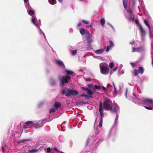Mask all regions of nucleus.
Returning a JSON list of instances; mask_svg holds the SVG:
<instances>
[{"label": "nucleus", "instance_id": "39448f33", "mask_svg": "<svg viewBox=\"0 0 153 153\" xmlns=\"http://www.w3.org/2000/svg\"><path fill=\"white\" fill-rule=\"evenodd\" d=\"M99 111L100 112L101 117H100L102 118V116L103 115L104 113H103V108L102 107V103L101 102L99 103Z\"/></svg>", "mask_w": 153, "mask_h": 153}, {"label": "nucleus", "instance_id": "c85d7f7f", "mask_svg": "<svg viewBox=\"0 0 153 153\" xmlns=\"http://www.w3.org/2000/svg\"><path fill=\"white\" fill-rule=\"evenodd\" d=\"M105 20L104 19H102L100 21V23L103 26L105 24Z\"/></svg>", "mask_w": 153, "mask_h": 153}, {"label": "nucleus", "instance_id": "412c9836", "mask_svg": "<svg viewBox=\"0 0 153 153\" xmlns=\"http://www.w3.org/2000/svg\"><path fill=\"white\" fill-rule=\"evenodd\" d=\"M133 73L135 76H137L139 74L138 70L136 69H134L133 71Z\"/></svg>", "mask_w": 153, "mask_h": 153}, {"label": "nucleus", "instance_id": "c03bdc74", "mask_svg": "<svg viewBox=\"0 0 153 153\" xmlns=\"http://www.w3.org/2000/svg\"><path fill=\"white\" fill-rule=\"evenodd\" d=\"M102 89L105 91V92H106L107 91V90L106 88L104 86H103L102 87Z\"/></svg>", "mask_w": 153, "mask_h": 153}, {"label": "nucleus", "instance_id": "13d9d810", "mask_svg": "<svg viewBox=\"0 0 153 153\" xmlns=\"http://www.w3.org/2000/svg\"><path fill=\"white\" fill-rule=\"evenodd\" d=\"M51 153H53V152H51Z\"/></svg>", "mask_w": 153, "mask_h": 153}, {"label": "nucleus", "instance_id": "f257e3e1", "mask_svg": "<svg viewBox=\"0 0 153 153\" xmlns=\"http://www.w3.org/2000/svg\"><path fill=\"white\" fill-rule=\"evenodd\" d=\"M111 101L109 99H105L103 103V107L105 110L109 111L113 113H116L117 111V108L115 106L112 105Z\"/></svg>", "mask_w": 153, "mask_h": 153}, {"label": "nucleus", "instance_id": "5701e85b", "mask_svg": "<svg viewBox=\"0 0 153 153\" xmlns=\"http://www.w3.org/2000/svg\"><path fill=\"white\" fill-rule=\"evenodd\" d=\"M144 23L146 24V25L148 26L149 28V29L150 30V26L147 20L146 19H145L144 21Z\"/></svg>", "mask_w": 153, "mask_h": 153}, {"label": "nucleus", "instance_id": "09e8293b", "mask_svg": "<svg viewBox=\"0 0 153 153\" xmlns=\"http://www.w3.org/2000/svg\"><path fill=\"white\" fill-rule=\"evenodd\" d=\"M54 149L56 152H58L59 151L57 147L54 148Z\"/></svg>", "mask_w": 153, "mask_h": 153}, {"label": "nucleus", "instance_id": "e433bc0d", "mask_svg": "<svg viewBox=\"0 0 153 153\" xmlns=\"http://www.w3.org/2000/svg\"><path fill=\"white\" fill-rule=\"evenodd\" d=\"M144 107H145V108H146V109H148V110H151L153 109V108L152 107H148L147 106H145Z\"/></svg>", "mask_w": 153, "mask_h": 153}, {"label": "nucleus", "instance_id": "49530a36", "mask_svg": "<svg viewBox=\"0 0 153 153\" xmlns=\"http://www.w3.org/2000/svg\"><path fill=\"white\" fill-rule=\"evenodd\" d=\"M113 85H114V91H115V92H116V93H117L118 92V91L116 90L115 86V85H114V84H113Z\"/></svg>", "mask_w": 153, "mask_h": 153}, {"label": "nucleus", "instance_id": "f8f14e48", "mask_svg": "<svg viewBox=\"0 0 153 153\" xmlns=\"http://www.w3.org/2000/svg\"><path fill=\"white\" fill-rule=\"evenodd\" d=\"M104 50L103 49H99L95 51V53L97 54H100L103 53Z\"/></svg>", "mask_w": 153, "mask_h": 153}, {"label": "nucleus", "instance_id": "79ce46f5", "mask_svg": "<svg viewBox=\"0 0 153 153\" xmlns=\"http://www.w3.org/2000/svg\"><path fill=\"white\" fill-rule=\"evenodd\" d=\"M129 19L132 21H134V17L131 16H129Z\"/></svg>", "mask_w": 153, "mask_h": 153}, {"label": "nucleus", "instance_id": "bb28decb", "mask_svg": "<svg viewBox=\"0 0 153 153\" xmlns=\"http://www.w3.org/2000/svg\"><path fill=\"white\" fill-rule=\"evenodd\" d=\"M81 96L82 97H85L86 98H88V97H90V98H92V96H88L86 94H81Z\"/></svg>", "mask_w": 153, "mask_h": 153}, {"label": "nucleus", "instance_id": "9b49d317", "mask_svg": "<svg viewBox=\"0 0 153 153\" xmlns=\"http://www.w3.org/2000/svg\"><path fill=\"white\" fill-rule=\"evenodd\" d=\"M55 62L61 67H62L63 66H64V65L63 62L61 60H56L55 61Z\"/></svg>", "mask_w": 153, "mask_h": 153}, {"label": "nucleus", "instance_id": "dca6fc26", "mask_svg": "<svg viewBox=\"0 0 153 153\" xmlns=\"http://www.w3.org/2000/svg\"><path fill=\"white\" fill-rule=\"evenodd\" d=\"M138 71L139 73L140 74H143L144 71L143 68L142 67H139Z\"/></svg>", "mask_w": 153, "mask_h": 153}, {"label": "nucleus", "instance_id": "a18cd8bd", "mask_svg": "<svg viewBox=\"0 0 153 153\" xmlns=\"http://www.w3.org/2000/svg\"><path fill=\"white\" fill-rule=\"evenodd\" d=\"M134 43V41L133 40L132 42H130L129 44H131V45H133Z\"/></svg>", "mask_w": 153, "mask_h": 153}, {"label": "nucleus", "instance_id": "c9c22d12", "mask_svg": "<svg viewBox=\"0 0 153 153\" xmlns=\"http://www.w3.org/2000/svg\"><path fill=\"white\" fill-rule=\"evenodd\" d=\"M119 66H118V65L117 66L116 68H114L113 69V71H117L118 69L119 68Z\"/></svg>", "mask_w": 153, "mask_h": 153}, {"label": "nucleus", "instance_id": "4be33fe9", "mask_svg": "<svg viewBox=\"0 0 153 153\" xmlns=\"http://www.w3.org/2000/svg\"><path fill=\"white\" fill-rule=\"evenodd\" d=\"M66 72L68 75H72L74 74V73L71 71L66 70Z\"/></svg>", "mask_w": 153, "mask_h": 153}, {"label": "nucleus", "instance_id": "a878e982", "mask_svg": "<svg viewBox=\"0 0 153 153\" xmlns=\"http://www.w3.org/2000/svg\"><path fill=\"white\" fill-rule=\"evenodd\" d=\"M143 50V48L142 47H138L136 48V52H140Z\"/></svg>", "mask_w": 153, "mask_h": 153}, {"label": "nucleus", "instance_id": "f704fd0d", "mask_svg": "<svg viewBox=\"0 0 153 153\" xmlns=\"http://www.w3.org/2000/svg\"><path fill=\"white\" fill-rule=\"evenodd\" d=\"M85 79L86 81H91V79L89 77L87 78H85Z\"/></svg>", "mask_w": 153, "mask_h": 153}, {"label": "nucleus", "instance_id": "a211bd4d", "mask_svg": "<svg viewBox=\"0 0 153 153\" xmlns=\"http://www.w3.org/2000/svg\"><path fill=\"white\" fill-rule=\"evenodd\" d=\"M99 120L100 122L99 123V124L98 125V126L99 127L101 128L102 126L103 118H102V117H100Z\"/></svg>", "mask_w": 153, "mask_h": 153}, {"label": "nucleus", "instance_id": "f3484780", "mask_svg": "<svg viewBox=\"0 0 153 153\" xmlns=\"http://www.w3.org/2000/svg\"><path fill=\"white\" fill-rule=\"evenodd\" d=\"M80 32L82 35H84L85 33V30L83 28H81L80 29Z\"/></svg>", "mask_w": 153, "mask_h": 153}, {"label": "nucleus", "instance_id": "8fccbe9b", "mask_svg": "<svg viewBox=\"0 0 153 153\" xmlns=\"http://www.w3.org/2000/svg\"><path fill=\"white\" fill-rule=\"evenodd\" d=\"M113 71H111L110 73V74L111 75L113 73Z\"/></svg>", "mask_w": 153, "mask_h": 153}, {"label": "nucleus", "instance_id": "3c124183", "mask_svg": "<svg viewBox=\"0 0 153 153\" xmlns=\"http://www.w3.org/2000/svg\"><path fill=\"white\" fill-rule=\"evenodd\" d=\"M92 85L91 84H89L88 85V86L89 87H91Z\"/></svg>", "mask_w": 153, "mask_h": 153}, {"label": "nucleus", "instance_id": "b1692460", "mask_svg": "<svg viewBox=\"0 0 153 153\" xmlns=\"http://www.w3.org/2000/svg\"><path fill=\"white\" fill-rule=\"evenodd\" d=\"M28 14L31 16L34 15V12L32 10H30L28 12Z\"/></svg>", "mask_w": 153, "mask_h": 153}, {"label": "nucleus", "instance_id": "603ef678", "mask_svg": "<svg viewBox=\"0 0 153 153\" xmlns=\"http://www.w3.org/2000/svg\"><path fill=\"white\" fill-rule=\"evenodd\" d=\"M60 3H62L63 2V0H58Z\"/></svg>", "mask_w": 153, "mask_h": 153}, {"label": "nucleus", "instance_id": "20e7f679", "mask_svg": "<svg viewBox=\"0 0 153 153\" xmlns=\"http://www.w3.org/2000/svg\"><path fill=\"white\" fill-rule=\"evenodd\" d=\"M100 69L101 73L103 74H105L107 73L108 72V74L109 72V70H108L107 67L104 66H100Z\"/></svg>", "mask_w": 153, "mask_h": 153}, {"label": "nucleus", "instance_id": "6ab92c4d", "mask_svg": "<svg viewBox=\"0 0 153 153\" xmlns=\"http://www.w3.org/2000/svg\"><path fill=\"white\" fill-rule=\"evenodd\" d=\"M76 105H82L85 104H86V102H85L83 101H81L79 102H76Z\"/></svg>", "mask_w": 153, "mask_h": 153}, {"label": "nucleus", "instance_id": "cd10ccee", "mask_svg": "<svg viewBox=\"0 0 153 153\" xmlns=\"http://www.w3.org/2000/svg\"><path fill=\"white\" fill-rule=\"evenodd\" d=\"M77 52V50H73L72 51V55L73 56H74L76 54Z\"/></svg>", "mask_w": 153, "mask_h": 153}, {"label": "nucleus", "instance_id": "2eb2a0df", "mask_svg": "<svg viewBox=\"0 0 153 153\" xmlns=\"http://www.w3.org/2000/svg\"><path fill=\"white\" fill-rule=\"evenodd\" d=\"M61 104L59 102H56L55 103L54 107L56 109H57L58 108L60 107Z\"/></svg>", "mask_w": 153, "mask_h": 153}, {"label": "nucleus", "instance_id": "4d7b16f0", "mask_svg": "<svg viewBox=\"0 0 153 153\" xmlns=\"http://www.w3.org/2000/svg\"><path fill=\"white\" fill-rule=\"evenodd\" d=\"M91 27V25H90L89 26H88L87 27Z\"/></svg>", "mask_w": 153, "mask_h": 153}, {"label": "nucleus", "instance_id": "1a4fd4ad", "mask_svg": "<svg viewBox=\"0 0 153 153\" xmlns=\"http://www.w3.org/2000/svg\"><path fill=\"white\" fill-rule=\"evenodd\" d=\"M109 42L110 43V45L107 46V49L106 51V52H108L109 51L110 48L113 47L114 45L113 43L110 40L109 41Z\"/></svg>", "mask_w": 153, "mask_h": 153}, {"label": "nucleus", "instance_id": "473e14b6", "mask_svg": "<svg viewBox=\"0 0 153 153\" xmlns=\"http://www.w3.org/2000/svg\"><path fill=\"white\" fill-rule=\"evenodd\" d=\"M82 21L83 23L86 24H88L89 23V22L88 21L85 20H82Z\"/></svg>", "mask_w": 153, "mask_h": 153}, {"label": "nucleus", "instance_id": "f03ea898", "mask_svg": "<svg viewBox=\"0 0 153 153\" xmlns=\"http://www.w3.org/2000/svg\"><path fill=\"white\" fill-rule=\"evenodd\" d=\"M78 92L76 90L72 89L64 88L62 90L61 94L64 95L65 94V96L67 97L70 96L71 95L75 96L78 94Z\"/></svg>", "mask_w": 153, "mask_h": 153}, {"label": "nucleus", "instance_id": "2f4dec72", "mask_svg": "<svg viewBox=\"0 0 153 153\" xmlns=\"http://www.w3.org/2000/svg\"><path fill=\"white\" fill-rule=\"evenodd\" d=\"M49 3L51 4H53L55 3V0H49Z\"/></svg>", "mask_w": 153, "mask_h": 153}, {"label": "nucleus", "instance_id": "423d86ee", "mask_svg": "<svg viewBox=\"0 0 153 153\" xmlns=\"http://www.w3.org/2000/svg\"><path fill=\"white\" fill-rule=\"evenodd\" d=\"M81 88L82 91H87L88 94L89 95H92L93 94V92H92L90 89L87 88L82 87Z\"/></svg>", "mask_w": 153, "mask_h": 153}, {"label": "nucleus", "instance_id": "5fc2aeb1", "mask_svg": "<svg viewBox=\"0 0 153 153\" xmlns=\"http://www.w3.org/2000/svg\"><path fill=\"white\" fill-rule=\"evenodd\" d=\"M28 0H24V1L25 2H27Z\"/></svg>", "mask_w": 153, "mask_h": 153}, {"label": "nucleus", "instance_id": "72a5a7b5", "mask_svg": "<svg viewBox=\"0 0 153 153\" xmlns=\"http://www.w3.org/2000/svg\"><path fill=\"white\" fill-rule=\"evenodd\" d=\"M95 88L96 89H100L101 88V87L100 86H98L97 85H95L94 86Z\"/></svg>", "mask_w": 153, "mask_h": 153}, {"label": "nucleus", "instance_id": "7ed1b4c3", "mask_svg": "<svg viewBox=\"0 0 153 153\" xmlns=\"http://www.w3.org/2000/svg\"><path fill=\"white\" fill-rule=\"evenodd\" d=\"M70 79V77L68 76H64L62 77H59V80L60 82V86L62 87L64 85V83H67Z\"/></svg>", "mask_w": 153, "mask_h": 153}, {"label": "nucleus", "instance_id": "4468645a", "mask_svg": "<svg viewBox=\"0 0 153 153\" xmlns=\"http://www.w3.org/2000/svg\"><path fill=\"white\" fill-rule=\"evenodd\" d=\"M33 123V122L31 121H29L26 122L25 123V125L24 126V128L26 127H25L26 126V125H27V126H30L31 125H32Z\"/></svg>", "mask_w": 153, "mask_h": 153}, {"label": "nucleus", "instance_id": "ddd939ff", "mask_svg": "<svg viewBox=\"0 0 153 153\" xmlns=\"http://www.w3.org/2000/svg\"><path fill=\"white\" fill-rule=\"evenodd\" d=\"M123 4L125 8L126 9L127 8L128 0H123Z\"/></svg>", "mask_w": 153, "mask_h": 153}, {"label": "nucleus", "instance_id": "393cba45", "mask_svg": "<svg viewBox=\"0 0 153 153\" xmlns=\"http://www.w3.org/2000/svg\"><path fill=\"white\" fill-rule=\"evenodd\" d=\"M145 100L147 101L150 104H153V100L149 99H146Z\"/></svg>", "mask_w": 153, "mask_h": 153}, {"label": "nucleus", "instance_id": "a19ab883", "mask_svg": "<svg viewBox=\"0 0 153 153\" xmlns=\"http://www.w3.org/2000/svg\"><path fill=\"white\" fill-rule=\"evenodd\" d=\"M1 151L3 153H4V148L3 146H1Z\"/></svg>", "mask_w": 153, "mask_h": 153}, {"label": "nucleus", "instance_id": "58836bf2", "mask_svg": "<svg viewBox=\"0 0 153 153\" xmlns=\"http://www.w3.org/2000/svg\"><path fill=\"white\" fill-rule=\"evenodd\" d=\"M47 151L48 152H49L51 151V148L50 147H49L47 148Z\"/></svg>", "mask_w": 153, "mask_h": 153}, {"label": "nucleus", "instance_id": "ea45409f", "mask_svg": "<svg viewBox=\"0 0 153 153\" xmlns=\"http://www.w3.org/2000/svg\"><path fill=\"white\" fill-rule=\"evenodd\" d=\"M55 111V109L54 108H53L51 109L50 111V113H51L53 112H54Z\"/></svg>", "mask_w": 153, "mask_h": 153}, {"label": "nucleus", "instance_id": "9d476101", "mask_svg": "<svg viewBox=\"0 0 153 153\" xmlns=\"http://www.w3.org/2000/svg\"><path fill=\"white\" fill-rule=\"evenodd\" d=\"M32 23L36 26L38 27L39 24L38 22L36 21L37 19L36 17L33 16L31 19Z\"/></svg>", "mask_w": 153, "mask_h": 153}, {"label": "nucleus", "instance_id": "4c0bfd02", "mask_svg": "<svg viewBox=\"0 0 153 153\" xmlns=\"http://www.w3.org/2000/svg\"><path fill=\"white\" fill-rule=\"evenodd\" d=\"M28 140H29L28 139H23L21 140L20 142L21 143H22L25 142L27 141Z\"/></svg>", "mask_w": 153, "mask_h": 153}, {"label": "nucleus", "instance_id": "aec40b11", "mask_svg": "<svg viewBox=\"0 0 153 153\" xmlns=\"http://www.w3.org/2000/svg\"><path fill=\"white\" fill-rule=\"evenodd\" d=\"M38 151V150L37 149L28 150V152H29V153H35L37 152Z\"/></svg>", "mask_w": 153, "mask_h": 153}, {"label": "nucleus", "instance_id": "7c9ffc66", "mask_svg": "<svg viewBox=\"0 0 153 153\" xmlns=\"http://www.w3.org/2000/svg\"><path fill=\"white\" fill-rule=\"evenodd\" d=\"M109 67L111 68H112L114 66V63L113 62H111L109 64Z\"/></svg>", "mask_w": 153, "mask_h": 153}, {"label": "nucleus", "instance_id": "0eeeda50", "mask_svg": "<svg viewBox=\"0 0 153 153\" xmlns=\"http://www.w3.org/2000/svg\"><path fill=\"white\" fill-rule=\"evenodd\" d=\"M139 29L141 33V36L142 37H144L146 35V32L145 30L143 29L141 25L139 24Z\"/></svg>", "mask_w": 153, "mask_h": 153}, {"label": "nucleus", "instance_id": "6e6552de", "mask_svg": "<svg viewBox=\"0 0 153 153\" xmlns=\"http://www.w3.org/2000/svg\"><path fill=\"white\" fill-rule=\"evenodd\" d=\"M87 40L88 41L87 43L88 45L90 46L93 41L91 38V36L89 33L87 37Z\"/></svg>", "mask_w": 153, "mask_h": 153}, {"label": "nucleus", "instance_id": "c756f323", "mask_svg": "<svg viewBox=\"0 0 153 153\" xmlns=\"http://www.w3.org/2000/svg\"><path fill=\"white\" fill-rule=\"evenodd\" d=\"M130 64L133 68H135L137 66L136 64L134 63L130 62Z\"/></svg>", "mask_w": 153, "mask_h": 153}, {"label": "nucleus", "instance_id": "6e6d98bb", "mask_svg": "<svg viewBox=\"0 0 153 153\" xmlns=\"http://www.w3.org/2000/svg\"><path fill=\"white\" fill-rule=\"evenodd\" d=\"M135 22H136V23H139V22H138V21H137V20H135ZM139 24H138V25H139Z\"/></svg>", "mask_w": 153, "mask_h": 153}, {"label": "nucleus", "instance_id": "37998d69", "mask_svg": "<svg viewBox=\"0 0 153 153\" xmlns=\"http://www.w3.org/2000/svg\"><path fill=\"white\" fill-rule=\"evenodd\" d=\"M132 52H136V48H135L134 47H133L132 48Z\"/></svg>", "mask_w": 153, "mask_h": 153}, {"label": "nucleus", "instance_id": "864d4df0", "mask_svg": "<svg viewBox=\"0 0 153 153\" xmlns=\"http://www.w3.org/2000/svg\"><path fill=\"white\" fill-rule=\"evenodd\" d=\"M81 24L80 23H79L78 25V26H81Z\"/></svg>", "mask_w": 153, "mask_h": 153}, {"label": "nucleus", "instance_id": "de8ad7c7", "mask_svg": "<svg viewBox=\"0 0 153 153\" xmlns=\"http://www.w3.org/2000/svg\"><path fill=\"white\" fill-rule=\"evenodd\" d=\"M127 11L130 14H132V11L131 9L130 10H128Z\"/></svg>", "mask_w": 153, "mask_h": 153}]
</instances>
